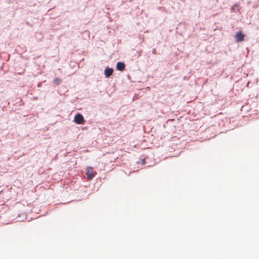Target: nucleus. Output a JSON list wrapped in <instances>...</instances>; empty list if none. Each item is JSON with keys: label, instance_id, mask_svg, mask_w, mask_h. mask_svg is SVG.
I'll return each mask as SVG.
<instances>
[{"label": "nucleus", "instance_id": "obj_4", "mask_svg": "<svg viewBox=\"0 0 259 259\" xmlns=\"http://www.w3.org/2000/svg\"><path fill=\"white\" fill-rule=\"evenodd\" d=\"M113 70L112 68H107L105 70V75L106 77H109L113 74Z\"/></svg>", "mask_w": 259, "mask_h": 259}, {"label": "nucleus", "instance_id": "obj_5", "mask_svg": "<svg viewBox=\"0 0 259 259\" xmlns=\"http://www.w3.org/2000/svg\"><path fill=\"white\" fill-rule=\"evenodd\" d=\"M125 68V64L121 62H119L117 63L116 69L119 71H123Z\"/></svg>", "mask_w": 259, "mask_h": 259}, {"label": "nucleus", "instance_id": "obj_6", "mask_svg": "<svg viewBox=\"0 0 259 259\" xmlns=\"http://www.w3.org/2000/svg\"><path fill=\"white\" fill-rule=\"evenodd\" d=\"M54 82L57 84H59L61 82V79L58 78H56L54 79Z\"/></svg>", "mask_w": 259, "mask_h": 259}, {"label": "nucleus", "instance_id": "obj_1", "mask_svg": "<svg viewBox=\"0 0 259 259\" xmlns=\"http://www.w3.org/2000/svg\"><path fill=\"white\" fill-rule=\"evenodd\" d=\"M96 174V172L93 171V168L92 167H88L87 168V177L88 180H92Z\"/></svg>", "mask_w": 259, "mask_h": 259}, {"label": "nucleus", "instance_id": "obj_2", "mask_svg": "<svg viewBox=\"0 0 259 259\" xmlns=\"http://www.w3.org/2000/svg\"><path fill=\"white\" fill-rule=\"evenodd\" d=\"M74 122L77 124H82L84 122L83 116L80 114H78L74 117Z\"/></svg>", "mask_w": 259, "mask_h": 259}, {"label": "nucleus", "instance_id": "obj_3", "mask_svg": "<svg viewBox=\"0 0 259 259\" xmlns=\"http://www.w3.org/2000/svg\"><path fill=\"white\" fill-rule=\"evenodd\" d=\"M245 35L241 32H237L235 36L237 42H241L244 40Z\"/></svg>", "mask_w": 259, "mask_h": 259}]
</instances>
